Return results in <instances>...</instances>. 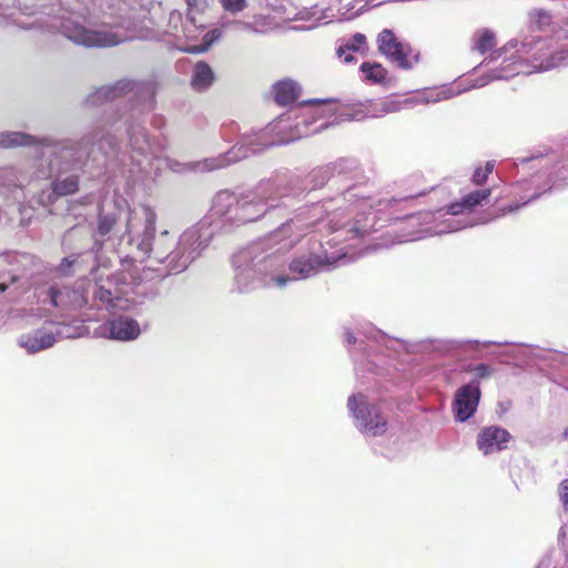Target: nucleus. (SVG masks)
Here are the masks:
<instances>
[{
    "label": "nucleus",
    "mask_w": 568,
    "mask_h": 568,
    "mask_svg": "<svg viewBox=\"0 0 568 568\" xmlns=\"http://www.w3.org/2000/svg\"><path fill=\"white\" fill-rule=\"evenodd\" d=\"M49 294H50L51 304L55 307L59 306L60 305L59 297L62 295V292L59 288L51 286L49 290Z\"/></svg>",
    "instance_id": "nucleus-34"
},
{
    "label": "nucleus",
    "mask_w": 568,
    "mask_h": 568,
    "mask_svg": "<svg viewBox=\"0 0 568 568\" xmlns=\"http://www.w3.org/2000/svg\"><path fill=\"white\" fill-rule=\"evenodd\" d=\"M302 121L290 125L291 116L282 115L272 130L278 132L290 129V133L280 138L276 143H290L302 136L317 133L329 125L343 121H362L371 118L369 100L352 104H337L334 100H314L302 109Z\"/></svg>",
    "instance_id": "nucleus-4"
},
{
    "label": "nucleus",
    "mask_w": 568,
    "mask_h": 568,
    "mask_svg": "<svg viewBox=\"0 0 568 568\" xmlns=\"http://www.w3.org/2000/svg\"><path fill=\"white\" fill-rule=\"evenodd\" d=\"M378 51L402 69H412L418 62V53L402 41L393 30L384 29L377 37Z\"/></svg>",
    "instance_id": "nucleus-11"
},
{
    "label": "nucleus",
    "mask_w": 568,
    "mask_h": 568,
    "mask_svg": "<svg viewBox=\"0 0 568 568\" xmlns=\"http://www.w3.org/2000/svg\"><path fill=\"white\" fill-rule=\"evenodd\" d=\"M267 207L268 205L265 201L256 199L255 196L251 199L245 197L243 200L237 199V211L232 217L235 219L236 224L253 222L264 215Z\"/></svg>",
    "instance_id": "nucleus-18"
},
{
    "label": "nucleus",
    "mask_w": 568,
    "mask_h": 568,
    "mask_svg": "<svg viewBox=\"0 0 568 568\" xmlns=\"http://www.w3.org/2000/svg\"><path fill=\"white\" fill-rule=\"evenodd\" d=\"M496 45L495 33L488 29L479 30L475 34V48L480 53H486Z\"/></svg>",
    "instance_id": "nucleus-23"
},
{
    "label": "nucleus",
    "mask_w": 568,
    "mask_h": 568,
    "mask_svg": "<svg viewBox=\"0 0 568 568\" xmlns=\"http://www.w3.org/2000/svg\"><path fill=\"white\" fill-rule=\"evenodd\" d=\"M347 407L358 422V428L369 436H383L388 428L387 419L382 416L377 405L366 400L363 394L352 395L347 400Z\"/></svg>",
    "instance_id": "nucleus-10"
},
{
    "label": "nucleus",
    "mask_w": 568,
    "mask_h": 568,
    "mask_svg": "<svg viewBox=\"0 0 568 568\" xmlns=\"http://www.w3.org/2000/svg\"><path fill=\"white\" fill-rule=\"evenodd\" d=\"M539 196V193H535L534 195H531L530 197H528L526 201L521 202V203H514V204H510L508 206H505V207H501L500 209V213H498V215H505L507 213H513V212H516L518 211L520 207H523L524 205H526L528 202H530L531 200L534 199H537Z\"/></svg>",
    "instance_id": "nucleus-31"
},
{
    "label": "nucleus",
    "mask_w": 568,
    "mask_h": 568,
    "mask_svg": "<svg viewBox=\"0 0 568 568\" xmlns=\"http://www.w3.org/2000/svg\"><path fill=\"white\" fill-rule=\"evenodd\" d=\"M21 145H36L41 151V160L49 158L47 170H40L29 185L42 189L39 202L43 205L50 204L55 196L73 194L79 189L78 174L64 173L81 164L84 151L74 149L73 145L53 143L51 140H37L36 138L21 132H0V146L13 148Z\"/></svg>",
    "instance_id": "nucleus-3"
},
{
    "label": "nucleus",
    "mask_w": 568,
    "mask_h": 568,
    "mask_svg": "<svg viewBox=\"0 0 568 568\" xmlns=\"http://www.w3.org/2000/svg\"><path fill=\"white\" fill-rule=\"evenodd\" d=\"M126 93H134L135 97H143L151 99L154 94L153 88L148 83H138L130 80H120L115 84L110 87H103L99 89L94 97L97 99H115Z\"/></svg>",
    "instance_id": "nucleus-14"
},
{
    "label": "nucleus",
    "mask_w": 568,
    "mask_h": 568,
    "mask_svg": "<svg viewBox=\"0 0 568 568\" xmlns=\"http://www.w3.org/2000/svg\"><path fill=\"white\" fill-rule=\"evenodd\" d=\"M275 101L285 105L295 101L300 93V85L293 80H283L274 84L273 88Z\"/></svg>",
    "instance_id": "nucleus-20"
},
{
    "label": "nucleus",
    "mask_w": 568,
    "mask_h": 568,
    "mask_svg": "<svg viewBox=\"0 0 568 568\" xmlns=\"http://www.w3.org/2000/svg\"><path fill=\"white\" fill-rule=\"evenodd\" d=\"M187 6V17L194 23L195 14H202L209 8L207 0H185Z\"/></svg>",
    "instance_id": "nucleus-26"
},
{
    "label": "nucleus",
    "mask_w": 568,
    "mask_h": 568,
    "mask_svg": "<svg viewBox=\"0 0 568 568\" xmlns=\"http://www.w3.org/2000/svg\"><path fill=\"white\" fill-rule=\"evenodd\" d=\"M231 22H223L221 26L222 28H226Z\"/></svg>",
    "instance_id": "nucleus-45"
},
{
    "label": "nucleus",
    "mask_w": 568,
    "mask_h": 568,
    "mask_svg": "<svg viewBox=\"0 0 568 568\" xmlns=\"http://www.w3.org/2000/svg\"><path fill=\"white\" fill-rule=\"evenodd\" d=\"M361 222H362L361 220H357V221H356V225H354V226L352 227V231H353L356 235H363V234L367 233V232L369 231V229L372 227V225H371V226H368V225H366V223H365L364 225H359V224H361Z\"/></svg>",
    "instance_id": "nucleus-36"
},
{
    "label": "nucleus",
    "mask_w": 568,
    "mask_h": 568,
    "mask_svg": "<svg viewBox=\"0 0 568 568\" xmlns=\"http://www.w3.org/2000/svg\"><path fill=\"white\" fill-rule=\"evenodd\" d=\"M562 185H566V183H561L558 180H555L552 182V184L549 186V189H551V187H559V186H562Z\"/></svg>",
    "instance_id": "nucleus-42"
},
{
    "label": "nucleus",
    "mask_w": 568,
    "mask_h": 568,
    "mask_svg": "<svg viewBox=\"0 0 568 568\" xmlns=\"http://www.w3.org/2000/svg\"><path fill=\"white\" fill-rule=\"evenodd\" d=\"M460 92L462 90H455L453 87H442L419 92L414 98L405 100H399L392 95L378 100H369L371 118H383L387 114L396 113L405 106L436 103L453 98Z\"/></svg>",
    "instance_id": "nucleus-9"
},
{
    "label": "nucleus",
    "mask_w": 568,
    "mask_h": 568,
    "mask_svg": "<svg viewBox=\"0 0 568 568\" xmlns=\"http://www.w3.org/2000/svg\"><path fill=\"white\" fill-rule=\"evenodd\" d=\"M346 163H347V161H346V160H339L338 162H336V163L334 164V166H335V168H337V166H338V168H339L338 172H342V171L344 170V164H346Z\"/></svg>",
    "instance_id": "nucleus-41"
},
{
    "label": "nucleus",
    "mask_w": 568,
    "mask_h": 568,
    "mask_svg": "<svg viewBox=\"0 0 568 568\" xmlns=\"http://www.w3.org/2000/svg\"><path fill=\"white\" fill-rule=\"evenodd\" d=\"M499 59L500 67L477 80L474 88L484 87L494 80H507L517 74L545 72L568 65V33L549 39L534 36L521 41L513 39L495 51L489 61Z\"/></svg>",
    "instance_id": "nucleus-2"
},
{
    "label": "nucleus",
    "mask_w": 568,
    "mask_h": 568,
    "mask_svg": "<svg viewBox=\"0 0 568 568\" xmlns=\"http://www.w3.org/2000/svg\"><path fill=\"white\" fill-rule=\"evenodd\" d=\"M95 138L98 139L99 148L101 150H104V143L108 144L110 148L113 145V138H109L104 135L103 132H97Z\"/></svg>",
    "instance_id": "nucleus-33"
},
{
    "label": "nucleus",
    "mask_w": 568,
    "mask_h": 568,
    "mask_svg": "<svg viewBox=\"0 0 568 568\" xmlns=\"http://www.w3.org/2000/svg\"><path fill=\"white\" fill-rule=\"evenodd\" d=\"M214 80L212 69L205 62H199L195 64L192 75V88L197 91L206 90Z\"/></svg>",
    "instance_id": "nucleus-21"
},
{
    "label": "nucleus",
    "mask_w": 568,
    "mask_h": 568,
    "mask_svg": "<svg viewBox=\"0 0 568 568\" xmlns=\"http://www.w3.org/2000/svg\"><path fill=\"white\" fill-rule=\"evenodd\" d=\"M8 288L7 284H0V292H4Z\"/></svg>",
    "instance_id": "nucleus-43"
},
{
    "label": "nucleus",
    "mask_w": 568,
    "mask_h": 568,
    "mask_svg": "<svg viewBox=\"0 0 568 568\" xmlns=\"http://www.w3.org/2000/svg\"><path fill=\"white\" fill-rule=\"evenodd\" d=\"M128 135L133 161L136 162L142 171L150 175L159 174L162 162H165V165L172 172L180 174L211 172L256 154L270 145H274V142L264 141L265 134L263 132H254L253 134L243 135L241 141L225 154L205 158L200 161L180 162L172 159L162 160L159 145L150 140L145 129L139 123H132L129 126Z\"/></svg>",
    "instance_id": "nucleus-1"
},
{
    "label": "nucleus",
    "mask_w": 568,
    "mask_h": 568,
    "mask_svg": "<svg viewBox=\"0 0 568 568\" xmlns=\"http://www.w3.org/2000/svg\"><path fill=\"white\" fill-rule=\"evenodd\" d=\"M118 211L101 213L94 237L101 244L113 237L122 239L123 233L118 225L122 217L125 221L124 233L129 236L128 245L138 248H150L155 235L156 213L148 205L130 207L125 200L116 201Z\"/></svg>",
    "instance_id": "nucleus-5"
},
{
    "label": "nucleus",
    "mask_w": 568,
    "mask_h": 568,
    "mask_svg": "<svg viewBox=\"0 0 568 568\" xmlns=\"http://www.w3.org/2000/svg\"><path fill=\"white\" fill-rule=\"evenodd\" d=\"M499 216L498 214L495 215V217ZM494 220V216H490L489 217V221H493Z\"/></svg>",
    "instance_id": "nucleus-47"
},
{
    "label": "nucleus",
    "mask_w": 568,
    "mask_h": 568,
    "mask_svg": "<svg viewBox=\"0 0 568 568\" xmlns=\"http://www.w3.org/2000/svg\"><path fill=\"white\" fill-rule=\"evenodd\" d=\"M371 215H372V213H369L368 215H366V217H365V219H366V220H369Z\"/></svg>",
    "instance_id": "nucleus-49"
},
{
    "label": "nucleus",
    "mask_w": 568,
    "mask_h": 568,
    "mask_svg": "<svg viewBox=\"0 0 568 568\" xmlns=\"http://www.w3.org/2000/svg\"><path fill=\"white\" fill-rule=\"evenodd\" d=\"M61 32L70 41L85 48H108L139 38V36L120 24H87L78 18L67 17L61 21Z\"/></svg>",
    "instance_id": "nucleus-8"
},
{
    "label": "nucleus",
    "mask_w": 568,
    "mask_h": 568,
    "mask_svg": "<svg viewBox=\"0 0 568 568\" xmlns=\"http://www.w3.org/2000/svg\"><path fill=\"white\" fill-rule=\"evenodd\" d=\"M222 34H223L222 29H217V28L212 29L204 34L202 44L189 47V48L184 49V51L190 52V53H203V52L207 51L209 48L214 42H216L219 39H221Z\"/></svg>",
    "instance_id": "nucleus-24"
},
{
    "label": "nucleus",
    "mask_w": 568,
    "mask_h": 568,
    "mask_svg": "<svg viewBox=\"0 0 568 568\" xmlns=\"http://www.w3.org/2000/svg\"><path fill=\"white\" fill-rule=\"evenodd\" d=\"M26 178L20 176L13 168L0 169V189L12 194L14 200L18 199L21 189L24 186Z\"/></svg>",
    "instance_id": "nucleus-19"
},
{
    "label": "nucleus",
    "mask_w": 568,
    "mask_h": 568,
    "mask_svg": "<svg viewBox=\"0 0 568 568\" xmlns=\"http://www.w3.org/2000/svg\"><path fill=\"white\" fill-rule=\"evenodd\" d=\"M341 257L342 255L331 260L327 256L310 253L307 257L294 260L290 265V270L302 278L308 277L324 267L333 265Z\"/></svg>",
    "instance_id": "nucleus-15"
},
{
    "label": "nucleus",
    "mask_w": 568,
    "mask_h": 568,
    "mask_svg": "<svg viewBox=\"0 0 568 568\" xmlns=\"http://www.w3.org/2000/svg\"><path fill=\"white\" fill-rule=\"evenodd\" d=\"M104 331L109 333L110 338L119 341L135 339L141 333L139 323L125 316L109 321L104 325Z\"/></svg>",
    "instance_id": "nucleus-16"
},
{
    "label": "nucleus",
    "mask_w": 568,
    "mask_h": 568,
    "mask_svg": "<svg viewBox=\"0 0 568 568\" xmlns=\"http://www.w3.org/2000/svg\"><path fill=\"white\" fill-rule=\"evenodd\" d=\"M234 23H237V21H235ZM239 24H241L243 27V29H245V30H248L252 32H262V30L257 27L256 23L239 22Z\"/></svg>",
    "instance_id": "nucleus-37"
},
{
    "label": "nucleus",
    "mask_w": 568,
    "mask_h": 568,
    "mask_svg": "<svg viewBox=\"0 0 568 568\" xmlns=\"http://www.w3.org/2000/svg\"><path fill=\"white\" fill-rule=\"evenodd\" d=\"M292 278L288 277V276H276L274 278V282L278 285V286H283L285 285L287 282H290Z\"/></svg>",
    "instance_id": "nucleus-39"
},
{
    "label": "nucleus",
    "mask_w": 568,
    "mask_h": 568,
    "mask_svg": "<svg viewBox=\"0 0 568 568\" xmlns=\"http://www.w3.org/2000/svg\"><path fill=\"white\" fill-rule=\"evenodd\" d=\"M367 40L365 34L355 33L349 38H342L337 42L336 57L345 64L355 61L354 53H365Z\"/></svg>",
    "instance_id": "nucleus-17"
},
{
    "label": "nucleus",
    "mask_w": 568,
    "mask_h": 568,
    "mask_svg": "<svg viewBox=\"0 0 568 568\" xmlns=\"http://www.w3.org/2000/svg\"><path fill=\"white\" fill-rule=\"evenodd\" d=\"M55 343V337L51 333L42 334L39 338H29L23 345L31 352L36 353L51 347Z\"/></svg>",
    "instance_id": "nucleus-25"
},
{
    "label": "nucleus",
    "mask_w": 568,
    "mask_h": 568,
    "mask_svg": "<svg viewBox=\"0 0 568 568\" xmlns=\"http://www.w3.org/2000/svg\"><path fill=\"white\" fill-rule=\"evenodd\" d=\"M513 439L510 433L500 426L484 427L477 435V447L484 455L508 448Z\"/></svg>",
    "instance_id": "nucleus-12"
},
{
    "label": "nucleus",
    "mask_w": 568,
    "mask_h": 568,
    "mask_svg": "<svg viewBox=\"0 0 568 568\" xmlns=\"http://www.w3.org/2000/svg\"><path fill=\"white\" fill-rule=\"evenodd\" d=\"M295 244H296V242H295L294 240H291V241H290L288 243H286L285 245L293 246V245H295Z\"/></svg>",
    "instance_id": "nucleus-44"
},
{
    "label": "nucleus",
    "mask_w": 568,
    "mask_h": 568,
    "mask_svg": "<svg viewBox=\"0 0 568 568\" xmlns=\"http://www.w3.org/2000/svg\"><path fill=\"white\" fill-rule=\"evenodd\" d=\"M494 166V162H487L484 169L478 168L473 174V182L478 185L486 182L488 175L493 172Z\"/></svg>",
    "instance_id": "nucleus-29"
},
{
    "label": "nucleus",
    "mask_w": 568,
    "mask_h": 568,
    "mask_svg": "<svg viewBox=\"0 0 568 568\" xmlns=\"http://www.w3.org/2000/svg\"><path fill=\"white\" fill-rule=\"evenodd\" d=\"M470 371L475 372V374H476V376L478 378H487L493 373V369L487 364H478L474 368H471Z\"/></svg>",
    "instance_id": "nucleus-32"
},
{
    "label": "nucleus",
    "mask_w": 568,
    "mask_h": 568,
    "mask_svg": "<svg viewBox=\"0 0 568 568\" xmlns=\"http://www.w3.org/2000/svg\"><path fill=\"white\" fill-rule=\"evenodd\" d=\"M111 296H112V293L110 291L100 288V291H99V298L102 302L111 303L112 302Z\"/></svg>",
    "instance_id": "nucleus-38"
},
{
    "label": "nucleus",
    "mask_w": 568,
    "mask_h": 568,
    "mask_svg": "<svg viewBox=\"0 0 568 568\" xmlns=\"http://www.w3.org/2000/svg\"><path fill=\"white\" fill-rule=\"evenodd\" d=\"M558 497L562 505L564 511L568 514V478L559 483Z\"/></svg>",
    "instance_id": "nucleus-30"
},
{
    "label": "nucleus",
    "mask_w": 568,
    "mask_h": 568,
    "mask_svg": "<svg viewBox=\"0 0 568 568\" xmlns=\"http://www.w3.org/2000/svg\"><path fill=\"white\" fill-rule=\"evenodd\" d=\"M121 243H115L114 241L111 243V245H120Z\"/></svg>",
    "instance_id": "nucleus-48"
},
{
    "label": "nucleus",
    "mask_w": 568,
    "mask_h": 568,
    "mask_svg": "<svg viewBox=\"0 0 568 568\" xmlns=\"http://www.w3.org/2000/svg\"><path fill=\"white\" fill-rule=\"evenodd\" d=\"M490 189L477 190L467 194L460 202L450 204L446 212L443 210H438L436 213L424 212L397 221L389 233V235L393 237L392 244H404L428 235L447 232V230L444 227L432 225L437 219L436 214H438L439 217H444L447 214H464L471 211L475 206L480 205L490 196Z\"/></svg>",
    "instance_id": "nucleus-6"
},
{
    "label": "nucleus",
    "mask_w": 568,
    "mask_h": 568,
    "mask_svg": "<svg viewBox=\"0 0 568 568\" xmlns=\"http://www.w3.org/2000/svg\"><path fill=\"white\" fill-rule=\"evenodd\" d=\"M237 211L235 194L223 191L215 195L209 216L187 229L179 239L181 248H205L215 241L216 231L226 224H236L232 215Z\"/></svg>",
    "instance_id": "nucleus-7"
},
{
    "label": "nucleus",
    "mask_w": 568,
    "mask_h": 568,
    "mask_svg": "<svg viewBox=\"0 0 568 568\" xmlns=\"http://www.w3.org/2000/svg\"><path fill=\"white\" fill-rule=\"evenodd\" d=\"M182 20V14L180 12H172L170 14V23H179Z\"/></svg>",
    "instance_id": "nucleus-40"
},
{
    "label": "nucleus",
    "mask_w": 568,
    "mask_h": 568,
    "mask_svg": "<svg viewBox=\"0 0 568 568\" xmlns=\"http://www.w3.org/2000/svg\"><path fill=\"white\" fill-rule=\"evenodd\" d=\"M297 227H298V225L295 222L282 225L278 230H276L274 233H272L270 235V244L271 245L281 244L282 237H285V236L290 237L293 229H297Z\"/></svg>",
    "instance_id": "nucleus-27"
},
{
    "label": "nucleus",
    "mask_w": 568,
    "mask_h": 568,
    "mask_svg": "<svg viewBox=\"0 0 568 568\" xmlns=\"http://www.w3.org/2000/svg\"><path fill=\"white\" fill-rule=\"evenodd\" d=\"M499 216L498 214L495 215V217ZM494 220V216H490L489 217V221H493Z\"/></svg>",
    "instance_id": "nucleus-46"
},
{
    "label": "nucleus",
    "mask_w": 568,
    "mask_h": 568,
    "mask_svg": "<svg viewBox=\"0 0 568 568\" xmlns=\"http://www.w3.org/2000/svg\"><path fill=\"white\" fill-rule=\"evenodd\" d=\"M220 3L224 11L231 14H236L247 7L246 0H220Z\"/></svg>",
    "instance_id": "nucleus-28"
},
{
    "label": "nucleus",
    "mask_w": 568,
    "mask_h": 568,
    "mask_svg": "<svg viewBox=\"0 0 568 568\" xmlns=\"http://www.w3.org/2000/svg\"><path fill=\"white\" fill-rule=\"evenodd\" d=\"M322 213H323L322 206L315 205L312 207L311 215H312V217L316 219V222L313 223V226H320L321 224L324 223V221L320 220V217L322 216Z\"/></svg>",
    "instance_id": "nucleus-35"
},
{
    "label": "nucleus",
    "mask_w": 568,
    "mask_h": 568,
    "mask_svg": "<svg viewBox=\"0 0 568 568\" xmlns=\"http://www.w3.org/2000/svg\"><path fill=\"white\" fill-rule=\"evenodd\" d=\"M359 71L362 73V80L374 84L383 83L387 74L385 68L376 62L362 63Z\"/></svg>",
    "instance_id": "nucleus-22"
},
{
    "label": "nucleus",
    "mask_w": 568,
    "mask_h": 568,
    "mask_svg": "<svg viewBox=\"0 0 568 568\" xmlns=\"http://www.w3.org/2000/svg\"><path fill=\"white\" fill-rule=\"evenodd\" d=\"M480 389L476 385H464L457 389L454 400L455 417L459 422L470 418L478 406Z\"/></svg>",
    "instance_id": "nucleus-13"
}]
</instances>
